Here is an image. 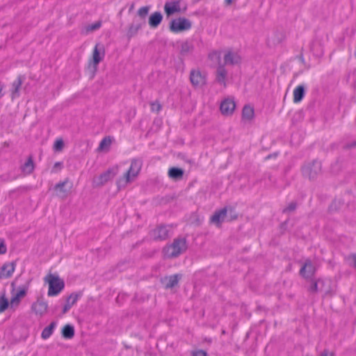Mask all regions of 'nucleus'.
I'll return each mask as SVG.
<instances>
[{
	"instance_id": "obj_49",
	"label": "nucleus",
	"mask_w": 356,
	"mask_h": 356,
	"mask_svg": "<svg viewBox=\"0 0 356 356\" xmlns=\"http://www.w3.org/2000/svg\"><path fill=\"white\" fill-rule=\"evenodd\" d=\"M225 2L227 5H229L232 3V0H225Z\"/></svg>"
},
{
	"instance_id": "obj_5",
	"label": "nucleus",
	"mask_w": 356,
	"mask_h": 356,
	"mask_svg": "<svg viewBox=\"0 0 356 356\" xmlns=\"http://www.w3.org/2000/svg\"><path fill=\"white\" fill-rule=\"evenodd\" d=\"M192 26L191 21L184 17L172 19L170 24V30L173 33H179L189 30Z\"/></svg>"
},
{
	"instance_id": "obj_34",
	"label": "nucleus",
	"mask_w": 356,
	"mask_h": 356,
	"mask_svg": "<svg viewBox=\"0 0 356 356\" xmlns=\"http://www.w3.org/2000/svg\"><path fill=\"white\" fill-rule=\"evenodd\" d=\"M67 181H68V180L67 179L63 181H60V182L56 184L54 186V189L56 191H59V193L60 194H63V195H65L66 194V190L64 189V187L67 184Z\"/></svg>"
},
{
	"instance_id": "obj_42",
	"label": "nucleus",
	"mask_w": 356,
	"mask_h": 356,
	"mask_svg": "<svg viewBox=\"0 0 356 356\" xmlns=\"http://www.w3.org/2000/svg\"><path fill=\"white\" fill-rule=\"evenodd\" d=\"M7 251L6 245L1 238H0V254H5Z\"/></svg>"
},
{
	"instance_id": "obj_40",
	"label": "nucleus",
	"mask_w": 356,
	"mask_h": 356,
	"mask_svg": "<svg viewBox=\"0 0 356 356\" xmlns=\"http://www.w3.org/2000/svg\"><path fill=\"white\" fill-rule=\"evenodd\" d=\"M296 207L297 204L295 202H292L288 205L287 207L284 209L283 212L286 213L293 211L294 210H296Z\"/></svg>"
},
{
	"instance_id": "obj_1",
	"label": "nucleus",
	"mask_w": 356,
	"mask_h": 356,
	"mask_svg": "<svg viewBox=\"0 0 356 356\" xmlns=\"http://www.w3.org/2000/svg\"><path fill=\"white\" fill-rule=\"evenodd\" d=\"M142 161L138 159L131 160L129 169L126 172L123 177H120L117 181V185L119 189L124 188L128 183L136 177L142 168Z\"/></svg>"
},
{
	"instance_id": "obj_14",
	"label": "nucleus",
	"mask_w": 356,
	"mask_h": 356,
	"mask_svg": "<svg viewBox=\"0 0 356 356\" xmlns=\"http://www.w3.org/2000/svg\"><path fill=\"white\" fill-rule=\"evenodd\" d=\"M82 296L81 292L71 293L66 300V303L63 309V314L67 313L70 308L76 304L79 298Z\"/></svg>"
},
{
	"instance_id": "obj_33",
	"label": "nucleus",
	"mask_w": 356,
	"mask_h": 356,
	"mask_svg": "<svg viewBox=\"0 0 356 356\" xmlns=\"http://www.w3.org/2000/svg\"><path fill=\"white\" fill-rule=\"evenodd\" d=\"M10 302L4 295L0 297V313L3 312L8 309Z\"/></svg>"
},
{
	"instance_id": "obj_10",
	"label": "nucleus",
	"mask_w": 356,
	"mask_h": 356,
	"mask_svg": "<svg viewBox=\"0 0 356 356\" xmlns=\"http://www.w3.org/2000/svg\"><path fill=\"white\" fill-rule=\"evenodd\" d=\"M236 108V104L233 99L227 98L220 104V111L225 115H230Z\"/></svg>"
},
{
	"instance_id": "obj_16",
	"label": "nucleus",
	"mask_w": 356,
	"mask_h": 356,
	"mask_svg": "<svg viewBox=\"0 0 356 356\" xmlns=\"http://www.w3.org/2000/svg\"><path fill=\"white\" fill-rule=\"evenodd\" d=\"M227 216V209L223 208L219 211H216L210 218L211 222L217 226H220L224 222Z\"/></svg>"
},
{
	"instance_id": "obj_11",
	"label": "nucleus",
	"mask_w": 356,
	"mask_h": 356,
	"mask_svg": "<svg viewBox=\"0 0 356 356\" xmlns=\"http://www.w3.org/2000/svg\"><path fill=\"white\" fill-rule=\"evenodd\" d=\"M181 277V274H175L170 276H165L161 280V282L165 289H172L178 284Z\"/></svg>"
},
{
	"instance_id": "obj_26",
	"label": "nucleus",
	"mask_w": 356,
	"mask_h": 356,
	"mask_svg": "<svg viewBox=\"0 0 356 356\" xmlns=\"http://www.w3.org/2000/svg\"><path fill=\"white\" fill-rule=\"evenodd\" d=\"M56 325L55 322H51L50 325L46 327L42 332L41 337L44 339H47L50 337L52 334L54 330Z\"/></svg>"
},
{
	"instance_id": "obj_44",
	"label": "nucleus",
	"mask_w": 356,
	"mask_h": 356,
	"mask_svg": "<svg viewBox=\"0 0 356 356\" xmlns=\"http://www.w3.org/2000/svg\"><path fill=\"white\" fill-rule=\"evenodd\" d=\"M193 356H207V353L202 350L193 352Z\"/></svg>"
},
{
	"instance_id": "obj_8",
	"label": "nucleus",
	"mask_w": 356,
	"mask_h": 356,
	"mask_svg": "<svg viewBox=\"0 0 356 356\" xmlns=\"http://www.w3.org/2000/svg\"><path fill=\"white\" fill-rule=\"evenodd\" d=\"M170 232L169 226L161 225L152 230L150 236L154 241H165L170 236Z\"/></svg>"
},
{
	"instance_id": "obj_51",
	"label": "nucleus",
	"mask_w": 356,
	"mask_h": 356,
	"mask_svg": "<svg viewBox=\"0 0 356 356\" xmlns=\"http://www.w3.org/2000/svg\"><path fill=\"white\" fill-rule=\"evenodd\" d=\"M271 156H272L271 155H268L266 159H268L271 158Z\"/></svg>"
},
{
	"instance_id": "obj_28",
	"label": "nucleus",
	"mask_w": 356,
	"mask_h": 356,
	"mask_svg": "<svg viewBox=\"0 0 356 356\" xmlns=\"http://www.w3.org/2000/svg\"><path fill=\"white\" fill-rule=\"evenodd\" d=\"M242 117L244 120H252L254 117V109L250 106H245L242 111Z\"/></svg>"
},
{
	"instance_id": "obj_36",
	"label": "nucleus",
	"mask_w": 356,
	"mask_h": 356,
	"mask_svg": "<svg viewBox=\"0 0 356 356\" xmlns=\"http://www.w3.org/2000/svg\"><path fill=\"white\" fill-rule=\"evenodd\" d=\"M111 144V140L110 139V138H104L101 140L98 149L99 150H102L104 149L105 147L109 146Z\"/></svg>"
},
{
	"instance_id": "obj_32",
	"label": "nucleus",
	"mask_w": 356,
	"mask_h": 356,
	"mask_svg": "<svg viewBox=\"0 0 356 356\" xmlns=\"http://www.w3.org/2000/svg\"><path fill=\"white\" fill-rule=\"evenodd\" d=\"M209 58L215 63L220 64V52L218 51L211 52L209 54Z\"/></svg>"
},
{
	"instance_id": "obj_38",
	"label": "nucleus",
	"mask_w": 356,
	"mask_h": 356,
	"mask_svg": "<svg viewBox=\"0 0 356 356\" xmlns=\"http://www.w3.org/2000/svg\"><path fill=\"white\" fill-rule=\"evenodd\" d=\"M63 147H64L63 140L62 139H58L54 143V149L56 152H59L63 149Z\"/></svg>"
},
{
	"instance_id": "obj_48",
	"label": "nucleus",
	"mask_w": 356,
	"mask_h": 356,
	"mask_svg": "<svg viewBox=\"0 0 356 356\" xmlns=\"http://www.w3.org/2000/svg\"><path fill=\"white\" fill-rule=\"evenodd\" d=\"M356 146V140L353 143H350V145H348L347 147L349 148L355 147Z\"/></svg>"
},
{
	"instance_id": "obj_17",
	"label": "nucleus",
	"mask_w": 356,
	"mask_h": 356,
	"mask_svg": "<svg viewBox=\"0 0 356 356\" xmlns=\"http://www.w3.org/2000/svg\"><path fill=\"white\" fill-rule=\"evenodd\" d=\"M164 10L168 17L174 13H179L181 10L179 1L166 2L164 6Z\"/></svg>"
},
{
	"instance_id": "obj_35",
	"label": "nucleus",
	"mask_w": 356,
	"mask_h": 356,
	"mask_svg": "<svg viewBox=\"0 0 356 356\" xmlns=\"http://www.w3.org/2000/svg\"><path fill=\"white\" fill-rule=\"evenodd\" d=\"M101 26L102 22L100 21H97L92 24L88 25L86 27V31L87 32L94 31L99 29L101 27Z\"/></svg>"
},
{
	"instance_id": "obj_2",
	"label": "nucleus",
	"mask_w": 356,
	"mask_h": 356,
	"mask_svg": "<svg viewBox=\"0 0 356 356\" xmlns=\"http://www.w3.org/2000/svg\"><path fill=\"white\" fill-rule=\"evenodd\" d=\"M187 249L185 238H177L173 242L163 249V254L167 258H175L184 253Z\"/></svg>"
},
{
	"instance_id": "obj_9",
	"label": "nucleus",
	"mask_w": 356,
	"mask_h": 356,
	"mask_svg": "<svg viewBox=\"0 0 356 356\" xmlns=\"http://www.w3.org/2000/svg\"><path fill=\"white\" fill-rule=\"evenodd\" d=\"M316 267L310 259H307L300 270V275L305 279H312L316 273Z\"/></svg>"
},
{
	"instance_id": "obj_13",
	"label": "nucleus",
	"mask_w": 356,
	"mask_h": 356,
	"mask_svg": "<svg viewBox=\"0 0 356 356\" xmlns=\"http://www.w3.org/2000/svg\"><path fill=\"white\" fill-rule=\"evenodd\" d=\"M227 76V71L224 65L219 64L216 69V81L222 85L224 87L226 86V79Z\"/></svg>"
},
{
	"instance_id": "obj_46",
	"label": "nucleus",
	"mask_w": 356,
	"mask_h": 356,
	"mask_svg": "<svg viewBox=\"0 0 356 356\" xmlns=\"http://www.w3.org/2000/svg\"><path fill=\"white\" fill-rule=\"evenodd\" d=\"M62 168V163H60V162L55 163L54 165V168Z\"/></svg>"
},
{
	"instance_id": "obj_29",
	"label": "nucleus",
	"mask_w": 356,
	"mask_h": 356,
	"mask_svg": "<svg viewBox=\"0 0 356 356\" xmlns=\"http://www.w3.org/2000/svg\"><path fill=\"white\" fill-rule=\"evenodd\" d=\"M193 50V45L191 42L188 41H186L183 42L181 45L180 53L182 55H187L192 52Z\"/></svg>"
},
{
	"instance_id": "obj_25",
	"label": "nucleus",
	"mask_w": 356,
	"mask_h": 356,
	"mask_svg": "<svg viewBox=\"0 0 356 356\" xmlns=\"http://www.w3.org/2000/svg\"><path fill=\"white\" fill-rule=\"evenodd\" d=\"M323 283H324V281L321 279H318L316 280L311 279V284L308 287L307 290L311 294H315L319 291L318 284H323Z\"/></svg>"
},
{
	"instance_id": "obj_18",
	"label": "nucleus",
	"mask_w": 356,
	"mask_h": 356,
	"mask_svg": "<svg viewBox=\"0 0 356 356\" xmlns=\"http://www.w3.org/2000/svg\"><path fill=\"white\" fill-rule=\"evenodd\" d=\"M241 62L240 56L231 51H227L224 55V65H236Z\"/></svg>"
},
{
	"instance_id": "obj_20",
	"label": "nucleus",
	"mask_w": 356,
	"mask_h": 356,
	"mask_svg": "<svg viewBox=\"0 0 356 356\" xmlns=\"http://www.w3.org/2000/svg\"><path fill=\"white\" fill-rule=\"evenodd\" d=\"M15 271L14 263L5 264L1 268L0 277H10Z\"/></svg>"
},
{
	"instance_id": "obj_24",
	"label": "nucleus",
	"mask_w": 356,
	"mask_h": 356,
	"mask_svg": "<svg viewBox=\"0 0 356 356\" xmlns=\"http://www.w3.org/2000/svg\"><path fill=\"white\" fill-rule=\"evenodd\" d=\"M62 336L65 339H72L74 336V329L71 325H65L62 329Z\"/></svg>"
},
{
	"instance_id": "obj_47",
	"label": "nucleus",
	"mask_w": 356,
	"mask_h": 356,
	"mask_svg": "<svg viewBox=\"0 0 356 356\" xmlns=\"http://www.w3.org/2000/svg\"><path fill=\"white\" fill-rule=\"evenodd\" d=\"M3 88V85L1 83H0V98H1L3 96V93L2 92Z\"/></svg>"
},
{
	"instance_id": "obj_3",
	"label": "nucleus",
	"mask_w": 356,
	"mask_h": 356,
	"mask_svg": "<svg viewBox=\"0 0 356 356\" xmlns=\"http://www.w3.org/2000/svg\"><path fill=\"white\" fill-rule=\"evenodd\" d=\"M322 164L318 160L307 162L302 167V173L304 177L313 180L321 173Z\"/></svg>"
},
{
	"instance_id": "obj_7",
	"label": "nucleus",
	"mask_w": 356,
	"mask_h": 356,
	"mask_svg": "<svg viewBox=\"0 0 356 356\" xmlns=\"http://www.w3.org/2000/svg\"><path fill=\"white\" fill-rule=\"evenodd\" d=\"M118 167H113L108 169L93 180L94 186L99 187L104 185L109 180L112 179L118 174Z\"/></svg>"
},
{
	"instance_id": "obj_39",
	"label": "nucleus",
	"mask_w": 356,
	"mask_h": 356,
	"mask_svg": "<svg viewBox=\"0 0 356 356\" xmlns=\"http://www.w3.org/2000/svg\"><path fill=\"white\" fill-rule=\"evenodd\" d=\"M21 299L17 296H13L10 301V306L11 308L17 307L20 303Z\"/></svg>"
},
{
	"instance_id": "obj_12",
	"label": "nucleus",
	"mask_w": 356,
	"mask_h": 356,
	"mask_svg": "<svg viewBox=\"0 0 356 356\" xmlns=\"http://www.w3.org/2000/svg\"><path fill=\"white\" fill-rule=\"evenodd\" d=\"M48 304L42 300H38L33 302L31 306L33 312L40 316L44 315L47 311Z\"/></svg>"
},
{
	"instance_id": "obj_19",
	"label": "nucleus",
	"mask_w": 356,
	"mask_h": 356,
	"mask_svg": "<svg viewBox=\"0 0 356 356\" xmlns=\"http://www.w3.org/2000/svg\"><path fill=\"white\" fill-rule=\"evenodd\" d=\"M24 76L19 75L12 84V98L14 99L19 96V89L24 81Z\"/></svg>"
},
{
	"instance_id": "obj_27",
	"label": "nucleus",
	"mask_w": 356,
	"mask_h": 356,
	"mask_svg": "<svg viewBox=\"0 0 356 356\" xmlns=\"http://www.w3.org/2000/svg\"><path fill=\"white\" fill-rule=\"evenodd\" d=\"M142 23L131 24L127 31V37L132 38L136 35L138 31L142 28Z\"/></svg>"
},
{
	"instance_id": "obj_15",
	"label": "nucleus",
	"mask_w": 356,
	"mask_h": 356,
	"mask_svg": "<svg viewBox=\"0 0 356 356\" xmlns=\"http://www.w3.org/2000/svg\"><path fill=\"white\" fill-rule=\"evenodd\" d=\"M191 83L196 87L202 86L205 84V77L203 76L200 71L192 70L190 74Z\"/></svg>"
},
{
	"instance_id": "obj_4",
	"label": "nucleus",
	"mask_w": 356,
	"mask_h": 356,
	"mask_svg": "<svg viewBox=\"0 0 356 356\" xmlns=\"http://www.w3.org/2000/svg\"><path fill=\"white\" fill-rule=\"evenodd\" d=\"M44 280L49 284L47 293L49 296L58 295L65 286L63 280L57 275L49 274L45 277Z\"/></svg>"
},
{
	"instance_id": "obj_31",
	"label": "nucleus",
	"mask_w": 356,
	"mask_h": 356,
	"mask_svg": "<svg viewBox=\"0 0 356 356\" xmlns=\"http://www.w3.org/2000/svg\"><path fill=\"white\" fill-rule=\"evenodd\" d=\"M285 39V34L282 31H276L274 33V37L273 38V44H279L282 42Z\"/></svg>"
},
{
	"instance_id": "obj_6",
	"label": "nucleus",
	"mask_w": 356,
	"mask_h": 356,
	"mask_svg": "<svg viewBox=\"0 0 356 356\" xmlns=\"http://www.w3.org/2000/svg\"><path fill=\"white\" fill-rule=\"evenodd\" d=\"M104 54L105 51L103 44H97L93 49L92 59L89 63V68H92V70L95 72L98 64L103 60Z\"/></svg>"
},
{
	"instance_id": "obj_43",
	"label": "nucleus",
	"mask_w": 356,
	"mask_h": 356,
	"mask_svg": "<svg viewBox=\"0 0 356 356\" xmlns=\"http://www.w3.org/2000/svg\"><path fill=\"white\" fill-rule=\"evenodd\" d=\"M26 293V290L25 288H22L20 289L17 292V293L15 294V296H17L18 298H19L20 299L22 298H23L24 296H25Z\"/></svg>"
},
{
	"instance_id": "obj_37",
	"label": "nucleus",
	"mask_w": 356,
	"mask_h": 356,
	"mask_svg": "<svg viewBox=\"0 0 356 356\" xmlns=\"http://www.w3.org/2000/svg\"><path fill=\"white\" fill-rule=\"evenodd\" d=\"M149 10V6L141 7L138 10V16L140 17L141 18H145L147 15Z\"/></svg>"
},
{
	"instance_id": "obj_50",
	"label": "nucleus",
	"mask_w": 356,
	"mask_h": 356,
	"mask_svg": "<svg viewBox=\"0 0 356 356\" xmlns=\"http://www.w3.org/2000/svg\"><path fill=\"white\" fill-rule=\"evenodd\" d=\"M355 266L356 267V254H355Z\"/></svg>"
},
{
	"instance_id": "obj_41",
	"label": "nucleus",
	"mask_w": 356,
	"mask_h": 356,
	"mask_svg": "<svg viewBox=\"0 0 356 356\" xmlns=\"http://www.w3.org/2000/svg\"><path fill=\"white\" fill-rule=\"evenodd\" d=\"M161 108V106L159 102L151 103V110L152 111L159 112Z\"/></svg>"
},
{
	"instance_id": "obj_22",
	"label": "nucleus",
	"mask_w": 356,
	"mask_h": 356,
	"mask_svg": "<svg viewBox=\"0 0 356 356\" xmlns=\"http://www.w3.org/2000/svg\"><path fill=\"white\" fill-rule=\"evenodd\" d=\"M305 89L304 86L299 85L293 90V102H300L304 97Z\"/></svg>"
},
{
	"instance_id": "obj_21",
	"label": "nucleus",
	"mask_w": 356,
	"mask_h": 356,
	"mask_svg": "<svg viewBox=\"0 0 356 356\" xmlns=\"http://www.w3.org/2000/svg\"><path fill=\"white\" fill-rule=\"evenodd\" d=\"M163 15L160 12H154L149 18V24L152 28H156L161 22Z\"/></svg>"
},
{
	"instance_id": "obj_45",
	"label": "nucleus",
	"mask_w": 356,
	"mask_h": 356,
	"mask_svg": "<svg viewBox=\"0 0 356 356\" xmlns=\"http://www.w3.org/2000/svg\"><path fill=\"white\" fill-rule=\"evenodd\" d=\"M319 356H334V353L328 350H324Z\"/></svg>"
},
{
	"instance_id": "obj_30",
	"label": "nucleus",
	"mask_w": 356,
	"mask_h": 356,
	"mask_svg": "<svg viewBox=\"0 0 356 356\" xmlns=\"http://www.w3.org/2000/svg\"><path fill=\"white\" fill-rule=\"evenodd\" d=\"M22 169L23 172L27 174H31L33 171L34 164L31 156L28 159L27 161L24 164Z\"/></svg>"
},
{
	"instance_id": "obj_23",
	"label": "nucleus",
	"mask_w": 356,
	"mask_h": 356,
	"mask_svg": "<svg viewBox=\"0 0 356 356\" xmlns=\"http://www.w3.org/2000/svg\"><path fill=\"white\" fill-rule=\"evenodd\" d=\"M168 175L174 180H179L183 177L184 170L181 168L172 167L169 169Z\"/></svg>"
}]
</instances>
